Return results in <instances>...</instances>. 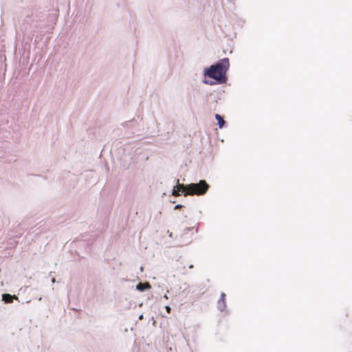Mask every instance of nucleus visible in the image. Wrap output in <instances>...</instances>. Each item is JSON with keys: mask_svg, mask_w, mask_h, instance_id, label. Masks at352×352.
Here are the masks:
<instances>
[{"mask_svg": "<svg viewBox=\"0 0 352 352\" xmlns=\"http://www.w3.org/2000/svg\"><path fill=\"white\" fill-rule=\"evenodd\" d=\"M210 186L205 180H200L197 184H190L188 185L180 184L177 180V188L182 190L184 196L187 195H204L206 193Z\"/></svg>", "mask_w": 352, "mask_h": 352, "instance_id": "1", "label": "nucleus"}, {"mask_svg": "<svg viewBox=\"0 0 352 352\" xmlns=\"http://www.w3.org/2000/svg\"><path fill=\"white\" fill-rule=\"evenodd\" d=\"M230 66L228 58L220 60L215 65H211L205 74L217 81L221 80L226 76V73Z\"/></svg>", "mask_w": 352, "mask_h": 352, "instance_id": "2", "label": "nucleus"}, {"mask_svg": "<svg viewBox=\"0 0 352 352\" xmlns=\"http://www.w3.org/2000/svg\"><path fill=\"white\" fill-rule=\"evenodd\" d=\"M217 306L219 309L221 311H223L226 309V294L224 293H221L220 298L217 302Z\"/></svg>", "mask_w": 352, "mask_h": 352, "instance_id": "3", "label": "nucleus"}, {"mask_svg": "<svg viewBox=\"0 0 352 352\" xmlns=\"http://www.w3.org/2000/svg\"><path fill=\"white\" fill-rule=\"evenodd\" d=\"M13 298L17 299V297L16 296H12L9 294H4L2 296V300L6 303L12 302Z\"/></svg>", "mask_w": 352, "mask_h": 352, "instance_id": "4", "label": "nucleus"}, {"mask_svg": "<svg viewBox=\"0 0 352 352\" xmlns=\"http://www.w3.org/2000/svg\"><path fill=\"white\" fill-rule=\"evenodd\" d=\"M215 118L218 121V124L219 128H222L225 124V121L222 116H221L219 114L215 115Z\"/></svg>", "mask_w": 352, "mask_h": 352, "instance_id": "5", "label": "nucleus"}, {"mask_svg": "<svg viewBox=\"0 0 352 352\" xmlns=\"http://www.w3.org/2000/svg\"><path fill=\"white\" fill-rule=\"evenodd\" d=\"M150 287H151V285L148 283H146V284L139 283L137 285V289L140 291H143L145 288L148 289Z\"/></svg>", "mask_w": 352, "mask_h": 352, "instance_id": "6", "label": "nucleus"}, {"mask_svg": "<svg viewBox=\"0 0 352 352\" xmlns=\"http://www.w3.org/2000/svg\"><path fill=\"white\" fill-rule=\"evenodd\" d=\"M177 189H174L173 190V196H175V197H178L179 196V191H182V190H179L178 188H177V186H176Z\"/></svg>", "mask_w": 352, "mask_h": 352, "instance_id": "7", "label": "nucleus"}, {"mask_svg": "<svg viewBox=\"0 0 352 352\" xmlns=\"http://www.w3.org/2000/svg\"><path fill=\"white\" fill-rule=\"evenodd\" d=\"M192 230H193V228H186V229H185V230H184V232H184V234H188V232H192Z\"/></svg>", "mask_w": 352, "mask_h": 352, "instance_id": "8", "label": "nucleus"}, {"mask_svg": "<svg viewBox=\"0 0 352 352\" xmlns=\"http://www.w3.org/2000/svg\"><path fill=\"white\" fill-rule=\"evenodd\" d=\"M166 311L170 314L171 311V308L169 306H166Z\"/></svg>", "mask_w": 352, "mask_h": 352, "instance_id": "9", "label": "nucleus"}, {"mask_svg": "<svg viewBox=\"0 0 352 352\" xmlns=\"http://www.w3.org/2000/svg\"><path fill=\"white\" fill-rule=\"evenodd\" d=\"M182 207V205H180V204H177V205H176V206H175V210H177V209L181 208Z\"/></svg>", "mask_w": 352, "mask_h": 352, "instance_id": "10", "label": "nucleus"}, {"mask_svg": "<svg viewBox=\"0 0 352 352\" xmlns=\"http://www.w3.org/2000/svg\"><path fill=\"white\" fill-rule=\"evenodd\" d=\"M139 318H140V320H142V319L143 318V316H142V315H141V316L139 317Z\"/></svg>", "mask_w": 352, "mask_h": 352, "instance_id": "11", "label": "nucleus"}]
</instances>
